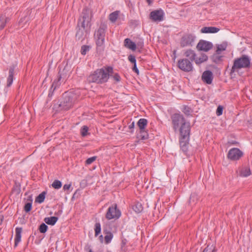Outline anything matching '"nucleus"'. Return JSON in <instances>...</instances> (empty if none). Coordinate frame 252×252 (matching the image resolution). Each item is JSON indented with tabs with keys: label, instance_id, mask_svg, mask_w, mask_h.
<instances>
[{
	"label": "nucleus",
	"instance_id": "1",
	"mask_svg": "<svg viewBox=\"0 0 252 252\" xmlns=\"http://www.w3.org/2000/svg\"><path fill=\"white\" fill-rule=\"evenodd\" d=\"M113 73V68L110 66H104L92 72L88 77L89 83L103 84L108 82Z\"/></svg>",
	"mask_w": 252,
	"mask_h": 252
},
{
	"label": "nucleus",
	"instance_id": "2",
	"mask_svg": "<svg viewBox=\"0 0 252 252\" xmlns=\"http://www.w3.org/2000/svg\"><path fill=\"white\" fill-rule=\"evenodd\" d=\"M171 119L173 127L175 131L179 129L180 133L190 131V124L186 121L182 115L174 114L171 116Z\"/></svg>",
	"mask_w": 252,
	"mask_h": 252
},
{
	"label": "nucleus",
	"instance_id": "3",
	"mask_svg": "<svg viewBox=\"0 0 252 252\" xmlns=\"http://www.w3.org/2000/svg\"><path fill=\"white\" fill-rule=\"evenodd\" d=\"M78 99V96L74 93L65 92L63 94L62 97L57 104L58 108L60 110H67L70 109Z\"/></svg>",
	"mask_w": 252,
	"mask_h": 252
},
{
	"label": "nucleus",
	"instance_id": "4",
	"mask_svg": "<svg viewBox=\"0 0 252 252\" xmlns=\"http://www.w3.org/2000/svg\"><path fill=\"white\" fill-rule=\"evenodd\" d=\"M251 66V59L246 55H243L240 58H237L234 61L230 74L234 73L236 69L246 68Z\"/></svg>",
	"mask_w": 252,
	"mask_h": 252
},
{
	"label": "nucleus",
	"instance_id": "5",
	"mask_svg": "<svg viewBox=\"0 0 252 252\" xmlns=\"http://www.w3.org/2000/svg\"><path fill=\"white\" fill-rule=\"evenodd\" d=\"M91 21L90 10L88 9L84 8L82 12L78 23V27L86 29L90 27V23Z\"/></svg>",
	"mask_w": 252,
	"mask_h": 252
},
{
	"label": "nucleus",
	"instance_id": "6",
	"mask_svg": "<svg viewBox=\"0 0 252 252\" xmlns=\"http://www.w3.org/2000/svg\"><path fill=\"white\" fill-rule=\"evenodd\" d=\"M106 29V28L105 26H101L94 34V36L96 40V44L97 46L101 47L104 43Z\"/></svg>",
	"mask_w": 252,
	"mask_h": 252
},
{
	"label": "nucleus",
	"instance_id": "7",
	"mask_svg": "<svg viewBox=\"0 0 252 252\" xmlns=\"http://www.w3.org/2000/svg\"><path fill=\"white\" fill-rule=\"evenodd\" d=\"M121 215V211L117 209V204H115L109 207L105 217L107 220H110L113 219H117L120 217Z\"/></svg>",
	"mask_w": 252,
	"mask_h": 252
},
{
	"label": "nucleus",
	"instance_id": "8",
	"mask_svg": "<svg viewBox=\"0 0 252 252\" xmlns=\"http://www.w3.org/2000/svg\"><path fill=\"white\" fill-rule=\"evenodd\" d=\"M67 75L66 74V68L65 67L63 70L62 71H59V76L57 80H54L52 86L50 89V92L49 93V96L52 95L53 92L58 88L61 85V81L62 78L64 79L66 77Z\"/></svg>",
	"mask_w": 252,
	"mask_h": 252
},
{
	"label": "nucleus",
	"instance_id": "9",
	"mask_svg": "<svg viewBox=\"0 0 252 252\" xmlns=\"http://www.w3.org/2000/svg\"><path fill=\"white\" fill-rule=\"evenodd\" d=\"M178 66L185 72H189L193 70L192 62L188 59L179 60L178 62Z\"/></svg>",
	"mask_w": 252,
	"mask_h": 252
},
{
	"label": "nucleus",
	"instance_id": "10",
	"mask_svg": "<svg viewBox=\"0 0 252 252\" xmlns=\"http://www.w3.org/2000/svg\"><path fill=\"white\" fill-rule=\"evenodd\" d=\"M189 134L190 131L180 133L181 138L180 139V145L181 149L185 153L188 151V145L189 144Z\"/></svg>",
	"mask_w": 252,
	"mask_h": 252
},
{
	"label": "nucleus",
	"instance_id": "11",
	"mask_svg": "<svg viewBox=\"0 0 252 252\" xmlns=\"http://www.w3.org/2000/svg\"><path fill=\"white\" fill-rule=\"evenodd\" d=\"M243 155V152L238 148H233L229 150L227 157L231 160H239Z\"/></svg>",
	"mask_w": 252,
	"mask_h": 252
},
{
	"label": "nucleus",
	"instance_id": "12",
	"mask_svg": "<svg viewBox=\"0 0 252 252\" xmlns=\"http://www.w3.org/2000/svg\"><path fill=\"white\" fill-rule=\"evenodd\" d=\"M195 38V36L192 34H187L184 35L181 39V46L182 47L192 46Z\"/></svg>",
	"mask_w": 252,
	"mask_h": 252
},
{
	"label": "nucleus",
	"instance_id": "13",
	"mask_svg": "<svg viewBox=\"0 0 252 252\" xmlns=\"http://www.w3.org/2000/svg\"><path fill=\"white\" fill-rule=\"evenodd\" d=\"M213 45L212 42L204 40H200L198 43L196 48L199 51L208 52L212 49Z\"/></svg>",
	"mask_w": 252,
	"mask_h": 252
},
{
	"label": "nucleus",
	"instance_id": "14",
	"mask_svg": "<svg viewBox=\"0 0 252 252\" xmlns=\"http://www.w3.org/2000/svg\"><path fill=\"white\" fill-rule=\"evenodd\" d=\"M150 18L154 21H161L163 18V12L161 10H156L150 13Z\"/></svg>",
	"mask_w": 252,
	"mask_h": 252
},
{
	"label": "nucleus",
	"instance_id": "15",
	"mask_svg": "<svg viewBox=\"0 0 252 252\" xmlns=\"http://www.w3.org/2000/svg\"><path fill=\"white\" fill-rule=\"evenodd\" d=\"M202 80L207 84H211L213 79V74L210 70L205 71L201 76Z\"/></svg>",
	"mask_w": 252,
	"mask_h": 252
},
{
	"label": "nucleus",
	"instance_id": "16",
	"mask_svg": "<svg viewBox=\"0 0 252 252\" xmlns=\"http://www.w3.org/2000/svg\"><path fill=\"white\" fill-rule=\"evenodd\" d=\"M15 69V65H11L9 67V72H8V76L7 78V83H6L7 87H10L13 83Z\"/></svg>",
	"mask_w": 252,
	"mask_h": 252
},
{
	"label": "nucleus",
	"instance_id": "17",
	"mask_svg": "<svg viewBox=\"0 0 252 252\" xmlns=\"http://www.w3.org/2000/svg\"><path fill=\"white\" fill-rule=\"evenodd\" d=\"M15 69V65H11L9 67V72H8V76L7 78V83H6L7 87H10L13 83Z\"/></svg>",
	"mask_w": 252,
	"mask_h": 252
},
{
	"label": "nucleus",
	"instance_id": "18",
	"mask_svg": "<svg viewBox=\"0 0 252 252\" xmlns=\"http://www.w3.org/2000/svg\"><path fill=\"white\" fill-rule=\"evenodd\" d=\"M251 174L249 166H242L239 168V175L243 177H247Z\"/></svg>",
	"mask_w": 252,
	"mask_h": 252
},
{
	"label": "nucleus",
	"instance_id": "19",
	"mask_svg": "<svg viewBox=\"0 0 252 252\" xmlns=\"http://www.w3.org/2000/svg\"><path fill=\"white\" fill-rule=\"evenodd\" d=\"M220 31V29L214 27H205L201 29L202 33H216Z\"/></svg>",
	"mask_w": 252,
	"mask_h": 252
},
{
	"label": "nucleus",
	"instance_id": "20",
	"mask_svg": "<svg viewBox=\"0 0 252 252\" xmlns=\"http://www.w3.org/2000/svg\"><path fill=\"white\" fill-rule=\"evenodd\" d=\"M124 45L126 47L135 51L136 49V44L129 38H126L124 40Z\"/></svg>",
	"mask_w": 252,
	"mask_h": 252
},
{
	"label": "nucleus",
	"instance_id": "21",
	"mask_svg": "<svg viewBox=\"0 0 252 252\" xmlns=\"http://www.w3.org/2000/svg\"><path fill=\"white\" fill-rule=\"evenodd\" d=\"M22 231V228L21 227H17L15 229L16 235L14 244V246L15 247L18 246L19 243L21 241Z\"/></svg>",
	"mask_w": 252,
	"mask_h": 252
},
{
	"label": "nucleus",
	"instance_id": "22",
	"mask_svg": "<svg viewBox=\"0 0 252 252\" xmlns=\"http://www.w3.org/2000/svg\"><path fill=\"white\" fill-rule=\"evenodd\" d=\"M185 56L189 59V60L192 62L195 61L196 55L195 52L191 49L187 50L184 53Z\"/></svg>",
	"mask_w": 252,
	"mask_h": 252
},
{
	"label": "nucleus",
	"instance_id": "23",
	"mask_svg": "<svg viewBox=\"0 0 252 252\" xmlns=\"http://www.w3.org/2000/svg\"><path fill=\"white\" fill-rule=\"evenodd\" d=\"M78 28L79 29L76 33V37L79 40L83 39L86 36L87 29H83L80 27Z\"/></svg>",
	"mask_w": 252,
	"mask_h": 252
},
{
	"label": "nucleus",
	"instance_id": "24",
	"mask_svg": "<svg viewBox=\"0 0 252 252\" xmlns=\"http://www.w3.org/2000/svg\"><path fill=\"white\" fill-rule=\"evenodd\" d=\"M147 124L148 121L146 119L141 118L139 120L137 124L141 132H142L145 129V127L147 126Z\"/></svg>",
	"mask_w": 252,
	"mask_h": 252
},
{
	"label": "nucleus",
	"instance_id": "25",
	"mask_svg": "<svg viewBox=\"0 0 252 252\" xmlns=\"http://www.w3.org/2000/svg\"><path fill=\"white\" fill-rule=\"evenodd\" d=\"M208 56L204 53L201 54L200 56L198 58H195V63L196 64H200L208 60Z\"/></svg>",
	"mask_w": 252,
	"mask_h": 252
},
{
	"label": "nucleus",
	"instance_id": "26",
	"mask_svg": "<svg viewBox=\"0 0 252 252\" xmlns=\"http://www.w3.org/2000/svg\"><path fill=\"white\" fill-rule=\"evenodd\" d=\"M103 232L104 234H106L104 237V241L105 243L106 244H109L111 241V240L113 238V234L107 230V229H104Z\"/></svg>",
	"mask_w": 252,
	"mask_h": 252
},
{
	"label": "nucleus",
	"instance_id": "27",
	"mask_svg": "<svg viewBox=\"0 0 252 252\" xmlns=\"http://www.w3.org/2000/svg\"><path fill=\"white\" fill-rule=\"evenodd\" d=\"M58 220V218L57 217H46L44 219V221L47 224L51 225H54L56 223Z\"/></svg>",
	"mask_w": 252,
	"mask_h": 252
},
{
	"label": "nucleus",
	"instance_id": "28",
	"mask_svg": "<svg viewBox=\"0 0 252 252\" xmlns=\"http://www.w3.org/2000/svg\"><path fill=\"white\" fill-rule=\"evenodd\" d=\"M9 20V19L5 15H1L0 16V30H2L5 27L6 23Z\"/></svg>",
	"mask_w": 252,
	"mask_h": 252
},
{
	"label": "nucleus",
	"instance_id": "29",
	"mask_svg": "<svg viewBox=\"0 0 252 252\" xmlns=\"http://www.w3.org/2000/svg\"><path fill=\"white\" fill-rule=\"evenodd\" d=\"M119 13V11H115L110 13L109 15V20L112 23H115L118 18Z\"/></svg>",
	"mask_w": 252,
	"mask_h": 252
},
{
	"label": "nucleus",
	"instance_id": "30",
	"mask_svg": "<svg viewBox=\"0 0 252 252\" xmlns=\"http://www.w3.org/2000/svg\"><path fill=\"white\" fill-rule=\"evenodd\" d=\"M226 47L227 44L225 43L218 45L217 47V50L216 51L217 54H220L222 51H225L226 50Z\"/></svg>",
	"mask_w": 252,
	"mask_h": 252
},
{
	"label": "nucleus",
	"instance_id": "31",
	"mask_svg": "<svg viewBox=\"0 0 252 252\" xmlns=\"http://www.w3.org/2000/svg\"><path fill=\"white\" fill-rule=\"evenodd\" d=\"M132 209L136 213H139L143 210V206L140 203L137 202L133 206Z\"/></svg>",
	"mask_w": 252,
	"mask_h": 252
},
{
	"label": "nucleus",
	"instance_id": "32",
	"mask_svg": "<svg viewBox=\"0 0 252 252\" xmlns=\"http://www.w3.org/2000/svg\"><path fill=\"white\" fill-rule=\"evenodd\" d=\"M45 194L46 192L45 191H43L40 194H39L35 198V202L41 203L43 202L44 199L45 198Z\"/></svg>",
	"mask_w": 252,
	"mask_h": 252
},
{
	"label": "nucleus",
	"instance_id": "33",
	"mask_svg": "<svg viewBox=\"0 0 252 252\" xmlns=\"http://www.w3.org/2000/svg\"><path fill=\"white\" fill-rule=\"evenodd\" d=\"M95 236H97L101 232V225L99 222H96L94 225Z\"/></svg>",
	"mask_w": 252,
	"mask_h": 252
},
{
	"label": "nucleus",
	"instance_id": "34",
	"mask_svg": "<svg viewBox=\"0 0 252 252\" xmlns=\"http://www.w3.org/2000/svg\"><path fill=\"white\" fill-rule=\"evenodd\" d=\"M62 182L58 180H55L53 183L52 184V186L53 188L55 189H59L62 187Z\"/></svg>",
	"mask_w": 252,
	"mask_h": 252
},
{
	"label": "nucleus",
	"instance_id": "35",
	"mask_svg": "<svg viewBox=\"0 0 252 252\" xmlns=\"http://www.w3.org/2000/svg\"><path fill=\"white\" fill-rule=\"evenodd\" d=\"M48 229V226L44 223H42L39 227V231L42 233H45Z\"/></svg>",
	"mask_w": 252,
	"mask_h": 252
},
{
	"label": "nucleus",
	"instance_id": "36",
	"mask_svg": "<svg viewBox=\"0 0 252 252\" xmlns=\"http://www.w3.org/2000/svg\"><path fill=\"white\" fill-rule=\"evenodd\" d=\"M110 77H111L116 82H119L121 81V77L117 73H114L113 72Z\"/></svg>",
	"mask_w": 252,
	"mask_h": 252
},
{
	"label": "nucleus",
	"instance_id": "37",
	"mask_svg": "<svg viewBox=\"0 0 252 252\" xmlns=\"http://www.w3.org/2000/svg\"><path fill=\"white\" fill-rule=\"evenodd\" d=\"M88 127L86 126H84L81 129V134L83 137L86 136L87 135L88 131Z\"/></svg>",
	"mask_w": 252,
	"mask_h": 252
},
{
	"label": "nucleus",
	"instance_id": "38",
	"mask_svg": "<svg viewBox=\"0 0 252 252\" xmlns=\"http://www.w3.org/2000/svg\"><path fill=\"white\" fill-rule=\"evenodd\" d=\"M215 248L213 245L211 246L208 245L204 249L203 252H215Z\"/></svg>",
	"mask_w": 252,
	"mask_h": 252
},
{
	"label": "nucleus",
	"instance_id": "39",
	"mask_svg": "<svg viewBox=\"0 0 252 252\" xmlns=\"http://www.w3.org/2000/svg\"><path fill=\"white\" fill-rule=\"evenodd\" d=\"M220 54H217V53L216 52V53L213 55L214 62L216 63H218L222 61L223 56H220Z\"/></svg>",
	"mask_w": 252,
	"mask_h": 252
},
{
	"label": "nucleus",
	"instance_id": "40",
	"mask_svg": "<svg viewBox=\"0 0 252 252\" xmlns=\"http://www.w3.org/2000/svg\"><path fill=\"white\" fill-rule=\"evenodd\" d=\"M32 207V202H28L25 204V205L24 206V210L26 212L28 213L31 210Z\"/></svg>",
	"mask_w": 252,
	"mask_h": 252
},
{
	"label": "nucleus",
	"instance_id": "41",
	"mask_svg": "<svg viewBox=\"0 0 252 252\" xmlns=\"http://www.w3.org/2000/svg\"><path fill=\"white\" fill-rule=\"evenodd\" d=\"M89 50V46L87 45H83L81 47V53L82 55H85L87 52Z\"/></svg>",
	"mask_w": 252,
	"mask_h": 252
},
{
	"label": "nucleus",
	"instance_id": "42",
	"mask_svg": "<svg viewBox=\"0 0 252 252\" xmlns=\"http://www.w3.org/2000/svg\"><path fill=\"white\" fill-rule=\"evenodd\" d=\"M190 108L188 106H184L182 111L185 114L189 116L190 114Z\"/></svg>",
	"mask_w": 252,
	"mask_h": 252
},
{
	"label": "nucleus",
	"instance_id": "43",
	"mask_svg": "<svg viewBox=\"0 0 252 252\" xmlns=\"http://www.w3.org/2000/svg\"><path fill=\"white\" fill-rule=\"evenodd\" d=\"M96 157L94 156L91 158H88L85 161V163L86 165H89L92 163L94 161L96 160Z\"/></svg>",
	"mask_w": 252,
	"mask_h": 252
},
{
	"label": "nucleus",
	"instance_id": "44",
	"mask_svg": "<svg viewBox=\"0 0 252 252\" xmlns=\"http://www.w3.org/2000/svg\"><path fill=\"white\" fill-rule=\"evenodd\" d=\"M223 107L221 105H219L216 110V115L220 116L222 114Z\"/></svg>",
	"mask_w": 252,
	"mask_h": 252
},
{
	"label": "nucleus",
	"instance_id": "45",
	"mask_svg": "<svg viewBox=\"0 0 252 252\" xmlns=\"http://www.w3.org/2000/svg\"><path fill=\"white\" fill-rule=\"evenodd\" d=\"M140 134H141L140 136H141L142 139H147L148 138V137H149L148 134L147 132L145 131V129L142 132H141L140 131Z\"/></svg>",
	"mask_w": 252,
	"mask_h": 252
},
{
	"label": "nucleus",
	"instance_id": "46",
	"mask_svg": "<svg viewBox=\"0 0 252 252\" xmlns=\"http://www.w3.org/2000/svg\"><path fill=\"white\" fill-rule=\"evenodd\" d=\"M128 60L132 63L133 64H135L136 63V59H135V57L133 55H130L129 56H128Z\"/></svg>",
	"mask_w": 252,
	"mask_h": 252
},
{
	"label": "nucleus",
	"instance_id": "47",
	"mask_svg": "<svg viewBox=\"0 0 252 252\" xmlns=\"http://www.w3.org/2000/svg\"><path fill=\"white\" fill-rule=\"evenodd\" d=\"M197 200V196L195 194H191L190 196V198H189V203L190 204L191 203L192 201L193 202H194L195 200Z\"/></svg>",
	"mask_w": 252,
	"mask_h": 252
},
{
	"label": "nucleus",
	"instance_id": "48",
	"mask_svg": "<svg viewBox=\"0 0 252 252\" xmlns=\"http://www.w3.org/2000/svg\"><path fill=\"white\" fill-rule=\"evenodd\" d=\"M71 186V184H65L63 187V189L64 190H69Z\"/></svg>",
	"mask_w": 252,
	"mask_h": 252
},
{
	"label": "nucleus",
	"instance_id": "49",
	"mask_svg": "<svg viewBox=\"0 0 252 252\" xmlns=\"http://www.w3.org/2000/svg\"><path fill=\"white\" fill-rule=\"evenodd\" d=\"M136 46L138 48H140V49H142L143 47L144 43L143 41H139L136 44Z\"/></svg>",
	"mask_w": 252,
	"mask_h": 252
},
{
	"label": "nucleus",
	"instance_id": "50",
	"mask_svg": "<svg viewBox=\"0 0 252 252\" xmlns=\"http://www.w3.org/2000/svg\"><path fill=\"white\" fill-rule=\"evenodd\" d=\"M132 70L134 72H135L137 74H139V70L137 67L136 63L134 64V66L132 68Z\"/></svg>",
	"mask_w": 252,
	"mask_h": 252
},
{
	"label": "nucleus",
	"instance_id": "51",
	"mask_svg": "<svg viewBox=\"0 0 252 252\" xmlns=\"http://www.w3.org/2000/svg\"><path fill=\"white\" fill-rule=\"evenodd\" d=\"M134 127V122H133L132 123H131L129 126L128 127L129 129H133Z\"/></svg>",
	"mask_w": 252,
	"mask_h": 252
},
{
	"label": "nucleus",
	"instance_id": "52",
	"mask_svg": "<svg viewBox=\"0 0 252 252\" xmlns=\"http://www.w3.org/2000/svg\"><path fill=\"white\" fill-rule=\"evenodd\" d=\"M99 240L100 241V242L101 243H102L103 242V236L102 235L99 236Z\"/></svg>",
	"mask_w": 252,
	"mask_h": 252
},
{
	"label": "nucleus",
	"instance_id": "53",
	"mask_svg": "<svg viewBox=\"0 0 252 252\" xmlns=\"http://www.w3.org/2000/svg\"><path fill=\"white\" fill-rule=\"evenodd\" d=\"M147 2L149 4H150L151 1V0H146Z\"/></svg>",
	"mask_w": 252,
	"mask_h": 252
},
{
	"label": "nucleus",
	"instance_id": "54",
	"mask_svg": "<svg viewBox=\"0 0 252 252\" xmlns=\"http://www.w3.org/2000/svg\"><path fill=\"white\" fill-rule=\"evenodd\" d=\"M1 222H2V220L0 219V224H1Z\"/></svg>",
	"mask_w": 252,
	"mask_h": 252
},
{
	"label": "nucleus",
	"instance_id": "55",
	"mask_svg": "<svg viewBox=\"0 0 252 252\" xmlns=\"http://www.w3.org/2000/svg\"><path fill=\"white\" fill-rule=\"evenodd\" d=\"M89 252H93L92 250H90Z\"/></svg>",
	"mask_w": 252,
	"mask_h": 252
}]
</instances>
